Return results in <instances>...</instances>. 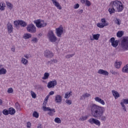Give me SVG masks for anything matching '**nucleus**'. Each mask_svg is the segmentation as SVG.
Listing matches in <instances>:
<instances>
[{
  "label": "nucleus",
  "mask_w": 128,
  "mask_h": 128,
  "mask_svg": "<svg viewBox=\"0 0 128 128\" xmlns=\"http://www.w3.org/2000/svg\"><path fill=\"white\" fill-rule=\"evenodd\" d=\"M57 84V82L56 80L50 81L48 82V88H54V87L56 86Z\"/></svg>",
  "instance_id": "9b49d317"
},
{
  "label": "nucleus",
  "mask_w": 128,
  "mask_h": 128,
  "mask_svg": "<svg viewBox=\"0 0 128 128\" xmlns=\"http://www.w3.org/2000/svg\"><path fill=\"white\" fill-rule=\"evenodd\" d=\"M2 99H0V106L2 105Z\"/></svg>",
  "instance_id": "e2e57ef3"
},
{
  "label": "nucleus",
  "mask_w": 128,
  "mask_h": 128,
  "mask_svg": "<svg viewBox=\"0 0 128 128\" xmlns=\"http://www.w3.org/2000/svg\"><path fill=\"white\" fill-rule=\"evenodd\" d=\"M34 24L38 28H41L46 26L47 25L46 22L42 20H36L34 21Z\"/></svg>",
  "instance_id": "39448f33"
},
{
  "label": "nucleus",
  "mask_w": 128,
  "mask_h": 128,
  "mask_svg": "<svg viewBox=\"0 0 128 128\" xmlns=\"http://www.w3.org/2000/svg\"><path fill=\"white\" fill-rule=\"evenodd\" d=\"M83 12H84L83 10H78V13L80 14H82Z\"/></svg>",
  "instance_id": "13d9d810"
},
{
  "label": "nucleus",
  "mask_w": 128,
  "mask_h": 128,
  "mask_svg": "<svg viewBox=\"0 0 128 128\" xmlns=\"http://www.w3.org/2000/svg\"><path fill=\"white\" fill-rule=\"evenodd\" d=\"M19 25H20L22 27H26L27 26V24L22 20H20Z\"/></svg>",
  "instance_id": "cd10ccee"
},
{
  "label": "nucleus",
  "mask_w": 128,
  "mask_h": 128,
  "mask_svg": "<svg viewBox=\"0 0 128 128\" xmlns=\"http://www.w3.org/2000/svg\"><path fill=\"white\" fill-rule=\"evenodd\" d=\"M48 98L46 97L45 98L43 106H46V102L48 101Z\"/></svg>",
  "instance_id": "603ef678"
},
{
  "label": "nucleus",
  "mask_w": 128,
  "mask_h": 128,
  "mask_svg": "<svg viewBox=\"0 0 128 128\" xmlns=\"http://www.w3.org/2000/svg\"><path fill=\"white\" fill-rule=\"evenodd\" d=\"M11 50H12V51L13 52H15V48H14V47L12 48Z\"/></svg>",
  "instance_id": "680f3d73"
},
{
  "label": "nucleus",
  "mask_w": 128,
  "mask_h": 128,
  "mask_svg": "<svg viewBox=\"0 0 128 128\" xmlns=\"http://www.w3.org/2000/svg\"><path fill=\"white\" fill-rule=\"evenodd\" d=\"M122 72L124 73H128V64H126L123 67Z\"/></svg>",
  "instance_id": "c85d7f7f"
},
{
  "label": "nucleus",
  "mask_w": 128,
  "mask_h": 128,
  "mask_svg": "<svg viewBox=\"0 0 128 128\" xmlns=\"http://www.w3.org/2000/svg\"><path fill=\"white\" fill-rule=\"evenodd\" d=\"M90 94L88 92L84 93L80 98V100H85L86 98H88L90 96Z\"/></svg>",
  "instance_id": "5701e85b"
},
{
  "label": "nucleus",
  "mask_w": 128,
  "mask_h": 128,
  "mask_svg": "<svg viewBox=\"0 0 128 128\" xmlns=\"http://www.w3.org/2000/svg\"><path fill=\"white\" fill-rule=\"evenodd\" d=\"M38 36H42V34H38Z\"/></svg>",
  "instance_id": "69168bd1"
},
{
  "label": "nucleus",
  "mask_w": 128,
  "mask_h": 128,
  "mask_svg": "<svg viewBox=\"0 0 128 128\" xmlns=\"http://www.w3.org/2000/svg\"><path fill=\"white\" fill-rule=\"evenodd\" d=\"M54 101L56 104H60L62 102V96L60 94H56L55 96Z\"/></svg>",
  "instance_id": "4468645a"
},
{
  "label": "nucleus",
  "mask_w": 128,
  "mask_h": 128,
  "mask_svg": "<svg viewBox=\"0 0 128 128\" xmlns=\"http://www.w3.org/2000/svg\"><path fill=\"white\" fill-rule=\"evenodd\" d=\"M2 112L5 116H8L9 114L8 110H6V109H4Z\"/></svg>",
  "instance_id": "c03bdc74"
},
{
  "label": "nucleus",
  "mask_w": 128,
  "mask_h": 128,
  "mask_svg": "<svg viewBox=\"0 0 128 128\" xmlns=\"http://www.w3.org/2000/svg\"><path fill=\"white\" fill-rule=\"evenodd\" d=\"M114 22L118 26H120L121 24V20L120 18H116Z\"/></svg>",
  "instance_id": "c9c22d12"
},
{
  "label": "nucleus",
  "mask_w": 128,
  "mask_h": 128,
  "mask_svg": "<svg viewBox=\"0 0 128 128\" xmlns=\"http://www.w3.org/2000/svg\"><path fill=\"white\" fill-rule=\"evenodd\" d=\"M30 94L32 96V97L33 98H36V93L33 92V91H31L30 92Z\"/></svg>",
  "instance_id": "37998d69"
},
{
  "label": "nucleus",
  "mask_w": 128,
  "mask_h": 128,
  "mask_svg": "<svg viewBox=\"0 0 128 128\" xmlns=\"http://www.w3.org/2000/svg\"><path fill=\"white\" fill-rule=\"evenodd\" d=\"M14 92V90L12 88H8V94H12Z\"/></svg>",
  "instance_id": "3c124183"
},
{
  "label": "nucleus",
  "mask_w": 128,
  "mask_h": 128,
  "mask_svg": "<svg viewBox=\"0 0 128 128\" xmlns=\"http://www.w3.org/2000/svg\"><path fill=\"white\" fill-rule=\"evenodd\" d=\"M88 122L90 124H96L98 126H100L101 124V122L98 119H96L95 118H90V120H88Z\"/></svg>",
  "instance_id": "1a4fd4ad"
},
{
  "label": "nucleus",
  "mask_w": 128,
  "mask_h": 128,
  "mask_svg": "<svg viewBox=\"0 0 128 128\" xmlns=\"http://www.w3.org/2000/svg\"><path fill=\"white\" fill-rule=\"evenodd\" d=\"M1 115H2V112H1V111H0V116Z\"/></svg>",
  "instance_id": "338daca9"
},
{
  "label": "nucleus",
  "mask_w": 128,
  "mask_h": 128,
  "mask_svg": "<svg viewBox=\"0 0 128 128\" xmlns=\"http://www.w3.org/2000/svg\"><path fill=\"white\" fill-rule=\"evenodd\" d=\"M44 55L45 57L48 58H52L54 56L53 53L48 50H46L44 52Z\"/></svg>",
  "instance_id": "2eb2a0df"
},
{
  "label": "nucleus",
  "mask_w": 128,
  "mask_h": 128,
  "mask_svg": "<svg viewBox=\"0 0 128 128\" xmlns=\"http://www.w3.org/2000/svg\"><path fill=\"white\" fill-rule=\"evenodd\" d=\"M116 10V8L112 6V8H109L108 12H110V14H112L114 13Z\"/></svg>",
  "instance_id": "72a5a7b5"
},
{
  "label": "nucleus",
  "mask_w": 128,
  "mask_h": 128,
  "mask_svg": "<svg viewBox=\"0 0 128 128\" xmlns=\"http://www.w3.org/2000/svg\"><path fill=\"white\" fill-rule=\"evenodd\" d=\"M54 91H53V90H52V91H50V93H49V96H52V95H54Z\"/></svg>",
  "instance_id": "6e6d98bb"
},
{
  "label": "nucleus",
  "mask_w": 128,
  "mask_h": 128,
  "mask_svg": "<svg viewBox=\"0 0 128 128\" xmlns=\"http://www.w3.org/2000/svg\"><path fill=\"white\" fill-rule=\"evenodd\" d=\"M24 58H25L26 59H28L30 58V54H26L24 56Z\"/></svg>",
  "instance_id": "8fccbe9b"
},
{
  "label": "nucleus",
  "mask_w": 128,
  "mask_h": 128,
  "mask_svg": "<svg viewBox=\"0 0 128 128\" xmlns=\"http://www.w3.org/2000/svg\"><path fill=\"white\" fill-rule=\"evenodd\" d=\"M16 112V110L14 108H9L8 109V114L11 116L14 115Z\"/></svg>",
  "instance_id": "bb28decb"
},
{
  "label": "nucleus",
  "mask_w": 128,
  "mask_h": 128,
  "mask_svg": "<svg viewBox=\"0 0 128 128\" xmlns=\"http://www.w3.org/2000/svg\"><path fill=\"white\" fill-rule=\"evenodd\" d=\"M6 4L8 8H10V9L12 8L13 6L10 2H6Z\"/></svg>",
  "instance_id": "58836bf2"
},
{
  "label": "nucleus",
  "mask_w": 128,
  "mask_h": 128,
  "mask_svg": "<svg viewBox=\"0 0 128 128\" xmlns=\"http://www.w3.org/2000/svg\"><path fill=\"white\" fill-rule=\"evenodd\" d=\"M42 128V124H38V128Z\"/></svg>",
  "instance_id": "bf43d9fd"
},
{
  "label": "nucleus",
  "mask_w": 128,
  "mask_h": 128,
  "mask_svg": "<svg viewBox=\"0 0 128 128\" xmlns=\"http://www.w3.org/2000/svg\"><path fill=\"white\" fill-rule=\"evenodd\" d=\"M50 76V74L48 72H45L44 74V76L42 78V79L43 80H46L48 79Z\"/></svg>",
  "instance_id": "c756f323"
},
{
  "label": "nucleus",
  "mask_w": 128,
  "mask_h": 128,
  "mask_svg": "<svg viewBox=\"0 0 128 128\" xmlns=\"http://www.w3.org/2000/svg\"><path fill=\"white\" fill-rule=\"evenodd\" d=\"M110 6L116 8L118 12H122L124 9V6L120 1L114 0L111 2Z\"/></svg>",
  "instance_id": "f03ea898"
},
{
  "label": "nucleus",
  "mask_w": 128,
  "mask_h": 128,
  "mask_svg": "<svg viewBox=\"0 0 128 128\" xmlns=\"http://www.w3.org/2000/svg\"><path fill=\"white\" fill-rule=\"evenodd\" d=\"M54 122L58 124H60L62 122V120L58 117H56L54 120Z\"/></svg>",
  "instance_id": "e433bc0d"
},
{
  "label": "nucleus",
  "mask_w": 128,
  "mask_h": 128,
  "mask_svg": "<svg viewBox=\"0 0 128 128\" xmlns=\"http://www.w3.org/2000/svg\"><path fill=\"white\" fill-rule=\"evenodd\" d=\"M58 60L56 59H53L52 60V62H54V64H56L58 62Z\"/></svg>",
  "instance_id": "4d7b16f0"
},
{
  "label": "nucleus",
  "mask_w": 128,
  "mask_h": 128,
  "mask_svg": "<svg viewBox=\"0 0 128 128\" xmlns=\"http://www.w3.org/2000/svg\"><path fill=\"white\" fill-rule=\"evenodd\" d=\"M92 36H93V38H92V36H90L91 40H92V41L94 40H98L100 37V34H92Z\"/></svg>",
  "instance_id": "b1692460"
},
{
  "label": "nucleus",
  "mask_w": 128,
  "mask_h": 128,
  "mask_svg": "<svg viewBox=\"0 0 128 128\" xmlns=\"http://www.w3.org/2000/svg\"><path fill=\"white\" fill-rule=\"evenodd\" d=\"M63 33V27L62 26H60L58 28H56V34L57 36L61 38Z\"/></svg>",
  "instance_id": "9d476101"
},
{
  "label": "nucleus",
  "mask_w": 128,
  "mask_h": 128,
  "mask_svg": "<svg viewBox=\"0 0 128 128\" xmlns=\"http://www.w3.org/2000/svg\"><path fill=\"white\" fill-rule=\"evenodd\" d=\"M19 22H20V20H14V26L16 28H18V26L20 25Z\"/></svg>",
  "instance_id": "a19ab883"
},
{
  "label": "nucleus",
  "mask_w": 128,
  "mask_h": 128,
  "mask_svg": "<svg viewBox=\"0 0 128 128\" xmlns=\"http://www.w3.org/2000/svg\"><path fill=\"white\" fill-rule=\"evenodd\" d=\"M32 116L36 118H38L39 117V114L36 112V111H34L32 114Z\"/></svg>",
  "instance_id": "4c0bfd02"
},
{
  "label": "nucleus",
  "mask_w": 128,
  "mask_h": 128,
  "mask_svg": "<svg viewBox=\"0 0 128 128\" xmlns=\"http://www.w3.org/2000/svg\"><path fill=\"white\" fill-rule=\"evenodd\" d=\"M16 107L18 111H20V105L18 104V103H16Z\"/></svg>",
  "instance_id": "a18cd8bd"
},
{
  "label": "nucleus",
  "mask_w": 128,
  "mask_h": 128,
  "mask_svg": "<svg viewBox=\"0 0 128 128\" xmlns=\"http://www.w3.org/2000/svg\"><path fill=\"white\" fill-rule=\"evenodd\" d=\"M122 64V62L119 60H116L114 63V66L116 68H120Z\"/></svg>",
  "instance_id": "6ab92c4d"
},
{
  "label": "nucleus",
  "mask_w": 128,
  "mask_h": 128,
  "mask_svg": "<svg viewBox=\"0 0 128 128\" xmlns=\"http://www.w3.org/2000/svg\"><path fill=\"white\" fill-rule=\"evenodd\" d=\"M66 102L67 104L70 106L72 104V101L70 100L66 99Z\"/></svg>",
  "instance_id": "49530a36"
},
{
  "label": "nucleus",
  "mask_w": 128,
  "mask_h": 128,
  "mask_svg": "<svg viewBox=\"0 0 128 128\" xmlns=\"http://www.w3.org/2000/svg\"><path fill=\"white\" fill-rule=\"evenodd\" d=\"M112 92L116 100L117 98H118L120 97V94L118 93V91H116L114 90H112Z\"/></svg>",
  "instance_id": "4be33fe9"
},
{
  "label": "nucleus",
  "mask_w": 128,
  "mask_h": 128,
  "mask_svg": "<svg viewBox=\"0 0 128 128\" xmlns=\"http://www.w3.org/2000/svg\"><path fill=\"white\" fill-rule=\"evenodd\" d=\"M38 38H32V43H36L38 42Z\"/></svg>",
  "instance_id": "09e8293b"
},
{
  "label": "nucleus",
  "mask_w": 128,
  "mask_h": 128,
  "mask_svg": "<svg viewBox=\"0 0 128 128\" xmlns=\"http://www.w3.org/2000/svg\"><path fill=\"white\" fill-rule=\"evenodd\" d=\"M7 29L9 34H11L14 28L11 23L8 22V24H7Z\"/></svg>",
  "instance_id": "412c9836"
},
{
  "label": "nucleus",
  "mask_w": 128,
  "mask_h": 128,
  "mask_svg": "<svg viewBox=\"0 0 128 128\" xmlns=\"http://www.w3.org/2000/svg\"><path fill=\"white\" fill-rule=\"evenodd\" d=\"M75 55V53L72 54H68L66 56V58L67 59H69L71 58H72Z\"/></svg>",
  "instance_id": "ea45409f"
},
{
  "label": "nucleus",
  "mask_w": 128,
  "mask_h": 128,
  "mask_svg": "<svg viewBox=\"0 0 128 128\" xmlns=\"http://www.w3.org/2000/svg\"><path fill=\"white\" fill-rule=\"evenodd\" d=\"M6 72V70L3 68V66L2 64H0V75H4Z\"/></svg>",
  "instance_id": "aec40b11"
},
{
  "label": "nucleus",
  "mask_w": 128,
  "mask_h": 128,
  "mask_svg": "<svg viewBox=\"0 0 128 128\" xmlns=\"http://www.w3.org/2000/svg\"><path fill=\"white\" fill-rule=\"evenodd\" d=\"M6 4L4 2H0V10L4 11L5 10Z\"/></svg>",
  "instance_id": "a878e982"
},
{
  "label": "nucleus",
  "mask_w": 128,
  "mask_h": 128,
  "mask_svg": "<svg viewBox=\"0 0 128 128\" xmlns=\"http://www.w3.org/2000/svg\"><path fill=\"white\" fill-rule=\"evenodd\" d=\"M119 41L118 40H115L114 38H110V42L112 44V46L114 48H116L118 44Z\"/></svg>",
  "instance_id": "ddd939ff"
},
{
  "label": "nucleus",
  "mask_w": 128,
  "mask_h": 128,
  "mask_svg": "<svg viewBox=\"0 0 128 128\" xmlns=\"http://www.w3.org/2000/svg\"><path fill=\"white\" fill-rule=\"evenodd\" d=\"M80 2L82 4H86V0H80Z\"/></svg>",
  "instance_id": "052dcab7"
},
{
  "label": "nucleus",
  "mask_w": 128,
  "mask_h": 128,
  "mask_svg": "<svg viewBox=\"0 0 128 128\" xmlns=\"http://www.w3.org/2000/svg\"><path fill=\"white\" fill-rule=\"evenodd\" d=\"M119 50L121 52L128 50V37H124L122 38L119 48Z\"/></svg>",
  "instance_id": "7ed1b4c3"
},
{
  "label": "nucleus",
  "mask_w": 128,
  "mask_h": 128,
  "mask_svg": "<svg viewBox=\"0 0 128 128\" xmlns=\"http://www.w3.org/2000/svg\"><path fill=\"white\" fill-rule=\"evenodd\" d=\"M52 4L59 10H61L62 8V6L60 5V3L57 2L56 0H52Z\"/></svg>",
  "instance_id": "dca6fc26"
},
{
  "label": "nucleus",
  "mask_w": 128,
  "mask_h": 128,
  "mask_svg": "<svg viewBox=\"0 0 128 128\" xmlns=\"http://www.w3.org/2000/svg\"><path fill=\"white\" fill-rule=\"evenodd\" d=\"M85 4L86 6H88V7L91 6V2L88 0H86Z\"/></svg>",
  "instance_id": "de8ad7c7"
},
{
  "label": "nucleus",
  "mask_w": 128,
  "mask_h": 128,
  "mask_svg": "<svg viewBox=\"0 0 128 128\" xmlns=\"http://www.w3.org/2000/svg\"><path fill=\"white\" fill-rule=\"evenodd\" d=\"M98 73L100 74H102L106 76H108L109 74V72L108 71L104 70L103 69L98 70Z\"/></svg>",
  "instance_id": "f3484780"
},
{
  "label": "nucleus",
  "mask_w": 128,
  "mask_h": 128,
  "mask_svg": "<svg viewBox=\"0 0 128 128\" xmlns=\"http://www.w3.org/2000/svg\"><path fill=\"white\" fill-rule=\"evenodd\" d=\"M50 96L48 94L47 96H46V98L48 99L49 98H50Z\"/></svg>",
  "instance_id": "0e129e2a"
},
{
  "label": "nucleus",
  "mask_w": 128,
  "mask_h": 128,
  "mask_svg": "<svg viewBox=\"0 0 128 128\" xmlns=\"http://www.w3.org/2000/svg\"><path fill=\"white\" fill-rule=\"evenodd\" d=\"M43 110L44 112H48V114L50 116H53L56 112V110L54 108L51 109L50 107H46V106H42Z\"/></svg>",
  "instance_id": "0eeeda50"
},
{
  "label": "nucleus",
  "mask_w": 128,
  "mask_h": 128,
  "mask_svg": "<svg viewBox=\"0 0 128 128\" xmlns=\"http://www.w3.org/2000/svg\"><path fill=\"white\" fill-rule=\"evenodd\" d=\"M95 101L97 102L100 103V104H102V106L105 105V102L104 100L100 98L98 96H96L94 98Z\"/></svg>",
  "instance_id": "a211bd4d"
},
{
  "label": "nucleus",
  "mask_w": 128,
  "mask_h": 128,
  "mask_svg": "<svg viewBox=\"0 0 128 128\" xmlns=\"http://www.w3.org/2000/svg\"><path fill=\"white\" fill-rule=\"evenodd\" d=\"M88 118V116L87 115H86V116H82L80 118L79 120L83 122V121L87 120Z\"/></svg>",
  "instance_id": "f704fd0d"
},
{
  "label": "nucleus",
  "mask_w": 128,
  "mask_h": 128,
  "mask_svg": "<svg viewBox=\"0 0 128 128\" xmlns=\"http://www.w3.org/2000/svg\"><path fill=\"white\" fill-rule=\"evenodd\" d=\"M110 72L112 74H114V76H118L119 75V73L118 72L114 71V70H110Z\"/></svg>",
  "instance_id": "79ce46f5"
},
{
  "label": "nucleus",
  "mask_w": 128,
  "mask_h": 128,
  "mask_svg": "<svg viewBox=\"0 0 128 128\" xmlns=\"http://www.w3.org/2000/svg\"><path fill=\"white\" fill-rule=\"evenodd\" d=\"M31 38H32V35L29 33L24 34V40H28Z\"/></svg>",
  "instance_id": "2f4dec72"
},
{
  "label": "nucleus",
  "mask_w": 128,
  "mask_h": 128,
  "mask_svg": "<svg viewBox=\"0 0 128 128\" xmlns=\"http://www.w3.org/2000/svg\"><path fill=\"white\" fill-rule=\"evenodd\" d=\"M125 104H128V99L127 98H123L122 100V101L120 102V104L123 110H124L125 112L126 111Z\"/></svg>",
  "instance_id": "f8f14e48"
},
{
  "label": "nucleus",
  "mask_w": 128,
  "mask_h": 128,
  "mask_svg": "<svg viewBox=\"0 0 128 128\" xmlns=\"http://www.w3.org/2000/svg\"><path fill=\"white\" fill-rule=\"evenodd\" d=\"M26 127H27V128H31L32 124H31L30 122H27Z\"/></svg>",
  "instance_id": "5fc2aeb1"
},
{
  "label": "nucleus",
  "mask_w": 128,
  "mask_h": 128,
  "mask_svg": "<svg viewBox=\"0 0 128 128\" xmlns=\"http://www.w3.org/2000/svg\"><path fill=\"white\" fill-rule=\"evenodd\" d=\"M88 108L90 109L91 114L95 118H100L102 122H105L106 120V117L104 114L105 112V108L102 106H99L96 104H90L88 106Z\"/></svg>",
  "instance_id": "f257e3e1"
},
{
  "label": "nucleus",
  "mask_w": 128,
  "mask_h": 128,
  "mask_svg": "<svg viewBox=\"0 0 128 128\" xmlns=\"http://www.w3.org/2000/svg\"><path fill=\"white\" fill-rule=\"evenodd\" d=\"M124 34V32L123 31L120 30L118 32L116 36H117L118 38H120L123 36Z\"/></svg>",
  "instance_id": "473e14b6"
},
{
  "label": "nucleus",
  "mask_w": 128,
  "mask_h": 128,
  "mask_svg": "<svg viewBox=\"0 0 128 128\" xmlns=\"http://www.w3.org/2000/svg\"><path fill=\"white\" fill-rule=\"evenodd\" d=\"M21 62L24 65H27L28 64V60L26 59L25 58L22 57L21 58Z\"/></svg>",
  "instance_id": "7c9ffc66"
},
{
  "label": "nucleus",
  "mask_w": 128,
  "mask_h": 128,
  "mask_svg": "<svg viewBox=\"0 0 128 128\" xmlns=\"http://www.w3.org/2000/svg\"><path fill=\"white\" fill-rule=\"evenodd\" d=\"M49 42L52 43H56L57 42H59L60 39L58 40V38L56 36L55 34L54 33V32L50 30L48 32L47 34Z\"/></svg>",
  "instance_id": "20e7f679"
},
{
  "label": "nucleus",
  "mask_w": 128,
  "mask_h": 128,
  "mask_svg": "<svg viewBox=\"0 0 128 128\" xmlns=\"http://www.w3.org/2000/svg\"><path fill=\"white\" fill-rule=\"evenodd\" d=\"M26 29L28 32L30 33H36V27L32 24H28Z\"/></svg>",
  "instance_id": "6e6552de"
},
{
  "label": "nucleus",
  "mask_w": 128,
  "mask_h": 128,
  "mask_svg": "<svg viewBox=\"0 0 128 128\" xmlns=\"http://www.w3.org/2000/svg\"><path fill=\"white\" fill-rule=\"evenodd\" d=\"M71 96H72V91L67 92L65 94L64 98L68 99Z\"/></svg>",
  "instance_id": "393cba45"
},
{
  "label": "nucleus",
  "mask_w": 128,
  "mask_h": 128,
  "mask_svg": "<svg viewBox=\"0 0 128 128\" xmlns=\"http://www.w3.org/2000/svg\"><path fill=\"white\" fill-rule=\"evenodd\" d=\"M101 22H98L96 24L97 26L100 28H103L105 26H108L109 24L108 22L106 21L104 18L101 19Z\"/></svg>",
  "instance_id": "423d86ee"
},
{
  "label": "nucleus",
  "mask_w": 128,
  "mask_h": 128,
  "mask_svg": "<svg viewBox=\"0 0 128 128\" xmlns=\"http://www.w3.org/2000/svg\"><path fill=\"white\" fill-rule=\"evenodd\" d=\"M80 7V4H76L74 6V9L76 10L78 9Z\"/></svg>",
  "instance_id": "864d4df0"
}]
</instances>
